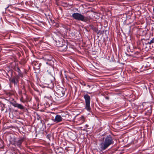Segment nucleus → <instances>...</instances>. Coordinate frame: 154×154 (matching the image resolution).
<instances>
[{
    "label": "nucleus",
    "instance_id": "obj_19",
    "mask_svg": "<svg viewBox=\"0 0 154 154\" xmlns=\"http://www.w3.org/2000/svg\"><path fill=\"white\" fill-rule=\"evenodd\" d=\"M153 43H154V38H153L149 42H148L147 43H146V45H150Z\"/></svg>",
    "mask_w": 154,
    "mask_h": 154
},
{
    "label": "nucleus",
    "instance_id": "obj_15",
    "mask_svg": "<svg viewBox=\"0 0 154 154\" xmlns=\"http://www.w3.org/2000/svg\"><path fill=\"white\" fill-rule=\"evenodd\" d=\"M62 119H63L61 116L59 115H57L56 116L54 121L56 122H59L62 121Z\"/></svg>",
    "mask_w": 154,
    "mask_h": 154
},
{
    "label": "nucleus",
    "instance_id": "obj_22",
    "mask_svg": "<svg viewBox=\"0 0 154 154\" xmlns=\"http://www.w3.org/2000/svg\"><path fill=\"white\" fill-rule=\"evenodd\" d=\"M9 6H8L7 8H5L6 10H7V11H9L10 12H11V13L12 12V11H10V9H9Z\"/></svg>",
    "mask_w": 154,
    "mask_h": 154
},
{
    "label": "nucleus",
    "instance_id": "obj_24",
    "mask_svg": "<svg viewBox=\"0 0 154 154\" xmlns=\"http://www.w3.org/2000/svg\"><path fill=\"white\" fill-rule=\"evenodd\" d=\"M105 98L106 99V100H109V98L108 97H107V96H106L105 97Z\"/></svg>",
    "mask_w": 154,
    "mask_h": 154
},
{
    "label": "nucleus",
    "instance_id": "obj_32",
    "mask_svg": "<svg viewBox=\"0 0 154 154\" xmlns=\"http://www.w3.org/2000/svg\"><path fill=\"white\" fill-rule=\"evenodd\" d=\"M47 137H48V138H49V135H47Z\"/></svg>",
    "mask_w": 154,
    "mask_h": 154
},
{
    "label": "nucleus",
    "instance_id": "obj_25",
    "mask_svg": "<svg viewBox=\"0 0 154 154\" xmlns=\"http://www.w3.org/2000/svg\"><path fill=\"white\" fill-rule=\"evenodd\" d=\"M23 97H21V98L20 99V101H21L23 102V101L22 100H23Z\"/></svg>",
    "mask_w": 154,
    "mask_h": 154
},
{
    "label": "nucleus",
    "instance_id": "obj_27",
    "mask_svg": "<svg viewBox=\"0 0 154 154\" xmlns=\"http://www.w3.org/2000/svg\"><path fill=\"white\" fill-rule=\"evenodd\" d=\"M130 50V49L129 48L127 49V51H128V52H129Z\"/></svg>",
    "mask_w": 154,
    "mask_h": 154
},
{
    "label": "nucleus",
    "instance_id": "obj_7",
    "mask_svg": "<svg viewBox=\"0 0 154 154\" xmlns=\"http://www.w3.org/2000/svg\"><path fill=\"white\" fill-rule=\"evenodd\" d=\"M55 39L54 40L56 43V45L58 48L63 45L66 42L64 40L61 38L57 37L55 38Z\"/></svg>",
    "mask_w": 154,
    "mask_h": 154
},
{
    "label": "nucleus",
    "instance_id": "obj_20",
    "mask_svg": "<svg viewBox=\"0 0 154 154\" xmlns=\"http://www.w3.org/2000/svg\"><path fill=\"white\" fill-rule=\"evenodd\" d=\"M82 120V121H85V118L84 116H81L80 118Z\"/></svg>",
    "mask_w": 154,
    "mask_h": 154
},
{
    "label": "nucleus",
    "instance_id": "obj_21",
    "mask_svg": "<svg viewBox=\"0 0 154 154\" xmlns=\"http://www.w3.org/2000/svg\"><path fill=\"white\" fill-rule=\"evenodd\" d=\"M22 89L24 91V92H25V93L26 92L25 87L24 85L23 86V87L22 88Z\"/></svg>",
    "mask_w": 154,
    "mask_h": 154
},
{
    "label": "nucleus",
    "instance_id": "obj_5",
    "mask_svg": "<svg viewBox=\"0 0 154 154\" xmlns=\"http://www.w3.org/2000/svg\"><path fill=\"white\" fill-rule=\"evenodd\" d=\"M47 64L48 65V66H47L45 70L47 72L53 77L52 74L54 72L53 68L54 65V63H53L52 61H51L50 64Z\"/></svg>",
    "mask_w": 154,
    "mask_h": 154
},
{
    "label": "nucleus",
    "instance_id": "obj_16",
    "mask_svg": "<svg viewBox=\"0 0 154 154\" xmlns=\"http://www.w3.org/2000/svg\"><path fill=\"white\" fill-rule=\"evenodd\" d=\"M150 66V64L149 63L147 62H145L143 63V65L142 66V69H146L148 68L149 66Z\"/></svg>",
    "mask_w": 154,
    "mask_h": 154
},
{
    "label": "nucleus",
    "instance_id": "obj_3",
    "mask_svg": "<svg viewBox=\"0 0 154 154\" xmlns=\"http://www.w3.org/2000/svg\"><path fill=\"white\" fill-rule=\"evenodd\" d=\"M26 137L25 135L23 137L19 136L17 139L16 138H14L13 140V143H12V145L15 146L16 147L21 149L23 148L22 144L26 140Z\"/></svg>",
    "mask_w": 154,
    "mask_h": 154
},
{
    "label": "nucleus",
    "instance_id": "obj_31",
    "mask_svg": "<svg viewBox=\"0 0 154 154\" xmlns=\"http://www.w3.org/2000/svg\"><path fill=\"white\" fill-rule=\"evenodd\" d=\"M86 125V126H87V127L88 126V125Z\"/></svg>",
    "mask_w": 154,
    "mask_h": 154
},
{
    "label": "nucleus",
    "instance_id": "obj_17",
    "mask_svg": "<svg viewBox=\"0 0 154 154\" xmlns=\"http://www.w3.org/2000/svg\"><path fill=\"white\" fill-rule=\"evenodd\" d=\"M81 84V85L85 86H87L88 87V88H90L91 87V86L90 85H89L88 84V83H86L85 82L81 81H80L79 82Z\"/></svg>",
    "mask_w": 154,
    "mask_h": 154
},
{
    "label": "nucleus",
    "instance_id": "obj_26",
    "mask_svg": "<svg viewBox=\"0 0 154 154\" xmlns=\"http://www.w3.org/2000/svg\"><path fill=\"white\" fill-rule=\"evenodd\" d=\"M24 62H21L20 63V64H21V65H23V64H24Z\"/></svg>",
    "mask_w": 154,
    "mask_h": 154
},
{
    "label": "nucleus",
    "instance_id": "obj_28",
    "mask_svg": "<svg viewBox=\"0 0 154 154\" xmlns=\"http://www.w3.org/2000/svg\"><path fill=\"white\" fill-rule=\"evenodd\" d=\"M2 105H3V106L4 107H5V104H2Z\"/></svg>",
    "mask_w": 154,
    "mask_h": 154
},
{
    "label": "nucleus",
    "instance_id": "obj_2",
    "mask_svg": "<svg viewBox=\"0 0 154 154\" xmlns=\"http://www.w3.org/2000/svg\"><path fill=\"white\" fill-rule=\"evenodd\" d=\"M71 17L76 20L81 21L85 22L90 21L91 19V17L90 16L85 17L78 13H73Z\"/></svg>",
    "mask_w": 154,
    "mask_h": 154
},
{
    "label": "nucleus",
    "instance_id": "obj_33",
    "mask_svg": "<svg viewBox=\"0 0 154 154\" xmlns=\"http://www.w3.org/2000/svg\"><path fill=\"white\" fill-rule=\"evenodd\" d=\"M47 137H48V138H49V135H47Z\"/></svg>",
    "mask_w": 154,
    "mask_h": 154
},
{
    "label": "nucleus",
    "instance_id": "obj_10",
    "mask_svg": "<svg viewBox=\"0 0 154 154\" xmlns=\"http://www.w3.org/2000/svg\"><path fill=\"white\" fill-rule=\"evenodd\" d=\"M32 65L35 70H39L40 69V66L42 65V63H40L39 61H35L33 63Z\"/></svg>",
    "mask_w": 154,
    "mask_h": 154
},
{
    "label": "nucleus",
    "instance_id": "obj_18",
    "mask_svg": "<svg viewBox=\"0 0 154 154\" xmlns=\"http://www.w3.org/2000/svg\"><path fill=\"white\" fill-rule=\"evenodd\" d=\"M90 26H91L92 29H93L95 32L97 33L99 32L98 29L97 27L93 25H90Z\"/></svg>",
    "mask_w": 154,
    "mask_h": 154
},
{
    "label": "nucleus",
    "instance_id": "obj_1",
    "mask_svg": "<svg viewBox=\"0 0 154 154\" xmlns=\"http://www.w3.org/2000/svg\"><path fill=\"white\" fill-rule=\"evenodd\" d=\"M114 138L110 135L106 136L102 138L99 144L98 148L100 151H103L114 143Z\"/></svg>",
    "mask_w": 154,
    "mask_h": 154
},
{
    "label": "nucleus",
    "instance_id": "obj_12",
    "mask_svg": "<svg viewBox=\"0 0 154 154\" xmlns=\"http://www.w3.org/2000/svg\"><path fill=\"white\" fill-rule=\"evenodd\" d=\"M65 93V91L63 89H59L56 92V94L58 95V97H61L63 96Z\"/></svg>",
    "mask_w": 154,
    "mask_h": 154
},
{
    "label": "nucleus",
    "instance_id": "obj_6",
    "mask_svg": "<svg viewBox=\"0 0 154 154\" xmlns=\"http://www.w3.org/2000/svg\"><path fill=\"white\" fill-rule=\"evenodd\" d=\"M20 77L18 76H14L10 78L9 81L11 84H14L15 86H17L19 84Z\"/></svg>",
    "mask_w": 154,
    "mask_h": 154
},
{
    "label": "nucleus",
    "instance_id": "obj_8",
    "mask_svg": "<svg viewBox=\"0 0 154 154\" xmlns=\"http://www.w3.org/2000/svg\"><path fill=\"white\" fill-rule=\"evenodd\" d=\"M43 59L47 61V62H46V64H50L51 61H52L54 63V60H53V57L50 55L46 54L43 57Z\"/></svg>",
    "mask_w": 154,
    "mask_h": 154
},
{
    "label": "nucleus",
    "instance_id": "obj_13",
    "mask_svg": "<svg viewBox=\"0 0 154 154\" xmlns=\"http://www.w3.org/2000/svg\"><path fill=\"white\" fill-rule=\"evenodd\" d=\"M67 44L65 42V44L58 48V50L61 52H65L67 50Z\"/></svg>",
    "mask_w": 154,
    "mask_h": 154
},
{
    "label": "nucleus",
    "instance_id": "obj_23",
    "mask_svg": "<svg viewBox=\"0 0 154 154\" xmlns=\"http://www.w3.org/2000/svg\"><path fill=\"white\" fill-rule=\"evenodd\" d=\"M37 119L38 120H39L40 119H41V118L40 117V116L37 114Z\"/></svg>",
    "mask_w": 154,
    "mask_h": 154
},
{
    "label": "nucleus",
    "instance_id": "obj_30",
    "mask_svg": "<svg viewBox=\"0 0 154 154\" xmlns=\"http://www.w3.org/2000/svg\"><path fill=\"white\" fill-rule=\"evenodd\" d=\"M24 92V94H25H25H26V93H25V92Z\"/></svg>",
    "mask_w": 154,
    "mask_h": 154
},
{
    "label": "nucleus",
    "instance_id": "obj_4",
    "mask_svg": "<svg viewBox=\"0 0 154 154\" xmlns=\"http://www.w3.org/2000/svg\"><path fill=\"white\" fill-rule=\"evenodd\" d=\"M83 96L85 101V109L90 112L91 110L90 107V97L87 94H84Z\"/></svg>",
    "mask_w": 154,
    "mask_h": 154
},
{
    "label": "nucleus",
    "instance_id": "obj_14",
    "mask_svg": "<svg viewBox=\"0 0 154 154\" xmlns=\"http://www.w3.org/2000/svg\"><path fill=\"white\" fill-rule=\"evenodd\" d=\"M145 114L146 115L150 116L152 113V109L150 106L146 107L145 109Z\"/></svg>",
    "mask_w": 154,
    "mask_h": 154
},
{
    "label": "nucleus",
    "instance_id": "obj_29",
    "mask_svg": "<svg viewBox=\"0 0 154 154\" xmlns=\"http://www.w3.org/2000/svg\"><path fill=\"white\" fill-rule=\"evenodd\" d=\"M4 110V109H3V108H2V109H1V110L2 111H3Z\"/></svg>",
    "mask_w": 154,
    "mask_h": 154
},
{
    "label": "nucleus",
    "instance_id": "obj_9",
    "mask_svg": "<svg viewBox=\"0 0 154 154\" xmlns=\"http://www.w3.org/2000/svg\"><path fill=\"white\" fill-rule=\"evenodd\" d=\"M12 68L14 71L18 72V75H17V76H18L19 77H23V74L17 64H15V66H12Z\"/></svg>",
    "mask_w": 154,
    "mask_h": 154
},
{
    "label": "nucleus",
    "instance_id": "obj_11",
    "mask_svg": "<svg viewBox=\"0 0 154 154\" xmlns=\"http://www.w3.org/2000/svg\"><path fill=\"white\" fill-rule=\"evenodd\" d=\"M11 104L15 107H17L21 110H23L25 109L24 106L23 105L21 104L17 103L16 102H11Z\"/></svg>",
    "mask_w": 154,
    "mask_h": 154
}]
</instances>
